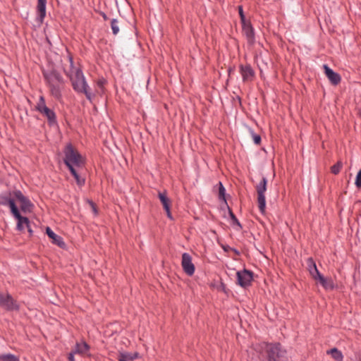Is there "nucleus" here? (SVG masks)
Listing matches in <instances>:
<instances>
[{
	"label": "nucleus",
	"mask_w": 361,
	"mask_h": 361,
	"mask_svg": "<svg viewBox=\"0 0 361 361\" xmlns=\"http://www.w3.org/2000/svg\"><path fill=\"white\" fill-rule=\"evenodd\" d=\"M355 184L357 188H361V170L357 174Z\"/></svg>",
	"instance_id": "c85d7f7f"
},
{
	"label": "nucleus",
	"mask_w": 361,
	"mask_h": 361,
	"mask_svg": "<svg viewBox=\"0 0 361 361\" xmlns=\"http://www.w3.org/2000/svg\"><path fill=\"white\" fill-rule=\"evenodd\" d=\"M36 109L44 117H46L50 124L56 123L55 113L48 108L45 104L44 99L41 96L36 106Z\"/></svg>",
	"instance_id": "423d86ee"
},
{
	"label": "nucleus",
	"mask_w": 361,
	"mask_h": 361,
	"mask_svg": "<svg viewBox=\"0 0 361 361\" xmlns=\"http://www.w3.org/2000/svg\"><path fill=\"white\" fill-rule=\"evenodd\" d=\"M219 198L220 200H223L224 201H226V199H225V194H226V190L223 185V184L219 182Z\"/></svg>",
	"instance_id": "a878e982"
},
{
	"label": "nucleus",
	"mask_w": 361,
	"mask_h": 361,
	"mask_svg": "<svg viewBox=\"0 0 361 361\" xmlns=\"http://www.w3.org/2000/svg\"><path fill=\"white\" fill-rule=\"evenodd\" d=\"M267 180L263 177L261 181L257 185L256 190L257 192V202L259 211L262 213L265 212L266 200L264 193L267 190Z\"/></svg>",
	"instance_id": "39448f33"
},
{
	"label": "nucleus",
	"mask_w": 361,
	"mask_h": 361,
	"mask_svg": "<svg viewBox=\"0 0 361 361\" xmlns=\"http://www.w3.org/2000/svg\"><path fill=\"white\" fill-rule=\"evenodd\" d=\"M238 11H239V15L240 16L241 23H244L245 22H247L246 20H245V17L244 16V13H243V11L242 6H238Z\"/></svg>",
	"instance_id": "7c9ffc66"
},
{
	"label": "nucleus",
	"mask_w": 361,
	"mask_h": 361,
	"mask_svg": "<svg viewBox=\"0 0 361 361\" xmlns=\"http://www.w3.org/2000/svg\"><path fill=\"white\" fill-rule=\"evenodd\" d=\"M328 354H331L332 357L335 360V361H343V356L342 353L339 351L337 348H334L331 350L327 351Z\"/></svg>",
	"instance_id": "b1692460"
},
{
	"label": "nucleus",
	"mask_w": 361,
	"mask_h": 361,
	"mask_svg": "<svg viewBox=\"0 0 361 361\" xmlns=\"http://www.w3.org/2000/svg\"><path fill=\"white\" fill-rule=\"evenodd\" d=\"M240 72L243 78V80L245 82L252 81L253 80L255 72L253 69L249 65H240Z\"/></svg>",
	"instance_id": "f8f14e48"
},
{
	"label": "nucleus",
	"mask_w": 361,
	"mask_h": 361,
	"mask_svg": "<svg viewBox=\"0 0 361 361\" xmlns=\"http://www.w3.org/2000/svg\"><path fill=\"white\" fill-rule=\"evenodd\" d=\"M15 217L18 219L17 227L18 230L22 231L25 227L29 228V221L27 217H23L20 214L18 216Z\"/></svg>",
	"instance_id": "4be33fe9"
},
{
	"label": "nucleus",
	"mask_w": 361,
	"mask_h": 361,
	"mask_svg": "<svg viewBox=\"0 0 361 361\" xmlns=\"http://www.w3.org/2000/svg\"><path fill=\"white\" fill-rule=\"evenodd\" d=\"M232 220H233V223L236 224L238 226H240V223L236 218H235L234 219H232Z\"/></svg>",
	"instance_id": "72a5a7b5"
},
{
	"label": "nucleus",
	"mask_w": 361,
	"mask_h": 361,
	"mask_svg": "<svg viewBox=\"0 0 361 361\" xmlns=\"http://www.w3.org/2000/svg\"><path fill=\"white\" fill-rule=\"evenodd\" d=\"M252 137L253 139L254 142L256 145H259L261 142V137L259 135L255 134L254 133H252Z\"/></svg>",
	"instance_id": "c756f323"
},
{
	"label": "nucleus",
	"mask_w": 361,
	"mask_h": 361,
	"mask_svg": "<svg viewBox=\"0 0 361 361\" xmlns=\"http://www.w3.org/2000/svg\"><path fill=\"white\" fill-rule=\"evenodd\" d=\"M68 360L69 361H75L74 360V356H73V353H71L68 355Z\"/></svg>",
	"instance_id": "473e14b6"
},
{
	"label": "nucleus",
	"mask_w": 361,
	"mask_h": 361,
	"mask_svg": "<svg viewBox=\"0 0 361 361\" xmlns=\"http://www.w3.org/2000/svg\"><path fill=\"white\" fill-rule=\"evenodd\" d=\"M0 361H19L18 358L12 354L0 355Z\"/></svg>",
	"instance_id": "393cba45"
},
{
	"label": "nucleus",
	"mask_w": 361,
	"mask_h": 361,
	"mask_svg": "<svg viewBox=\"0 0 361 361\" xmlns=\"http://www.w3.org/2000/svg\"><path fill=\"white\" fill-rule=\"evenodd\" d=\"M259 348L265 352L268 361H285L286 359V350L279 343H263Z\"/></svg>",
	"instance_id": "f03ea898"
},
{
	"label": "nucleus",
	"mask_w": 361,
	"mask_h": 361,
	"mask_svg": "<svg viewBox=\"0 0 361 361\" xmlns=\"http://www.w3.org/2000/svg\"><path fill=\"white\" fill-rule=\"evenodd\" d=\"M75 71H80V69L74 66L72 58L69 57L68 65L64 67V71L66 74L70 78V79H72L73 77H75Z\"/></svg>",
	"instance_id": "6ab92c4d"
},
{
	"label": "nucleus",
	"mask_w": 361,
	"mask_h": 361,
	"mask_svg": "<svg viewBox=\"0 0 361 361\" xmlns=\"http://www.w3.org/2000/svg\"><path fill=\"white\" fill-rule=\"evenodd\" d=\"M243 32L245 35L249 44H253L255 42L254 30L249 22L242 23Z\"/></svg>",
	"instance_id": "2eb2a0df"
},
{
	"label": "nucleus",
	"mask_w": 361,
	"mask_h": 361,
	"mask_svg": "<svg viewBox=\"0 0 361 361\" xmlns=\"http://www.w3.org/2000/svg\"><path fill=\"white\" fill-rule=\"evenodd\" d=\"M0 204L3 205H8L13 215L14 216H19V211L16 205L15 198L13 194L10 193V197H1Z\"/></svg>",
	"instance_id": "9b49d317"
},
{
	"label": "nucleus",
	"mask_w": 361,
	"mask_h": 361,
	"mask_svg": "<svg viewBox=\"0 0 361 361\" xmlns=\"http://www.w3.org/2000/svg\"><path fill=\"white\" fill-rule=\"evenodd\" d=\"M73 89L80 93L85 94L88 99H91V92L85 77L81 71H75V77L71 79Z\"/></svg>",
	"instance_id": "20e7f679"
},
{
	"label": "nucleus",
	"mask_w": 361,
	"mask_h": 361,
	"mask_svg": "<svg viewBox=\"0 0 361 361\" xmlns=\"http://www.w3.org/2000/svg\"><path fill=\"white\" fill-rule=\"evenodd\" d=\"M46 5L47 0H37V19L40 23H42L46 16Z\"/></svg>",
	"instance_id": "dca6fc26"
},
{
	"label": "nucleus",
	"mask_w": 361,
	"mask_h": 361,
	"mask_svg": "<svg viewBox=\"0 0 361 361\" xmlns=\"http://www.w3.org/2000/svg\"><path fill=\"white\" fill-rule=\"evenodd\" d=\"M89 346L86 343H77L74 350V353H78L80 355H86L88 352Z\"/></svg>",
	"instance_id": "5701e85b"
},
{
	"label": "nucleus",
	"mask_w": 361,
	"mask_h": 361,
	"mask_svg": "<svg viewBox=\"0 0 361 361\" xmlns=\"http://www.w3.org/2000/svg\"><path fill=\"white\" fill-rule=\"evenodd\" d=\"M158 197L161 202L164 210L166 211L169 218L172 219L171 214L170 212L171 201L167 196L166 192H159Z\"/></svg>",
	"instance_id": "ddd939ff"
},
{
	"label": "nucleus",
	"mask_w": 361,
	"mask_h": 361,
	"mask_svg": "<svg viewBox=\"0 0 361 361\" xmlns=\"http://www.w3.org/2000/svg\"><path fill=\"white\" fill-rule=\"evenodd\" d=\"M307 269L312 276V277L317 281V276L320 274L318 271L315 262L313 261L312 258H308L307 260Z\"/></svg>",
	"instance_id": "a211bd4d"
},
{
	"label": "nucleus",
	"mask_w": 361,
	"mask_h": 361,
	"mask_svg": "<svg viewBox=\"0 0 361 361\" xmlns=\"http://www.w3.org/2000/svg\"><path fill=\"white\" fill-rule=\"evenodd\" d=\"M360 116H361V112L360 113Z\"/></svg>",
	"instance_id": "58836bf2"
},
{
	"label": "nucleus",
	"mask_w": 361,
	"mask_h": 361,
	"mask_svg": "<svg viewBox=\"0 0 361 361\" xmlns=\"http://www.w3.org/2000/svg\"><path fill=\"white\" fill-rule=\"evenodd\" d=\"M0 306L8 311H17L18 303L8 294L0 293Z\"/></svg>",
	"instance_id": "0eeeda50"
},
{
	"label": "nucleus",
	"mask_w": 361,
	"mask_h": 361,
	"mask_svg": "<svg viewBox=\"0 0 361 361\" xmlns=\"http://www.w3.org/2000/svg\"><path fill=\"white\" fill-rule=\"evenodd\" d=\"M27 228V231L30 233H32V230L30 228V227L29 226V228Z\"/></svg>",
	"instance_id": "e433bc0d"
},
{
	"label": "nucleus",
	"mask_w": 361,
	"mask_h": 361,
	"mask_svg": "<svg viewBox=\"0 0 361 361\" xmlns=\"http://www.w3.org/2000/svg\"><path fill=\"white\" fill-rule=\"evenodd\" d=\"M111 27L112 32L114 35H116L118 33L119 27H118V23L117 20L113 19L111 21Z\"/></svg>",
	"instance_id": "bb28decb"
},
{
	"label": "nucleus",
	"mask_w": 361,
	"mask_h": 361,
	"mask_svg": "<svg viewBox=\"0 0 361 361\" xmlns=\"http://www.w3.org/2000/svg\"><path fill=\"white\" fill-rule=\"evenodd\" d=\"M317 281H319L320 284L326 290H331L334 288V282L331 278H325L321 274L317 276Z\"/></svg>",
	"instance_id": "aec40b11"
},
{
	"label": "nucleus",
	"mask_w": 361,
	"mask_h": 361,
	"mask_svg": "<svg viewBox=\"0 0 361 361\" xmlns=\"http://www.w3.org/2000/svg\"><path fill=\"white\" fill-rule=\"evenodd\" d=\"M46 233L49 238L51 239L53 243L57 245L60 247H63L65 246V243L62 238L56 235L49 227L46 228Z\"/></svg>",
	"instance_id": "f3484780"
},
{
	"label": "nucleus",
	"mask_w": 361,
	"mask_h": 361,
	"mask_svg": "<svg viewBox=\"0 0 361 361\" xmlns=\"http://www.w3.org/2000/svg\"><path fill=\"white\" fill-rule=\"evenodd\" d=\"M64 162L68 167L75 181L79 186L85 184V178H82L78 173V169L82 168L84 164L82 157L79 154L71 145H68L64 150Z\"/></svg>",
	"instance_id": "f257e3e1"
},
{
	"label": "nucleus",
	"mask_w": 361,
	"mask_h": 361,
	"mask_svg": "<svg viewBox=\"0 0 361 361\" xmlns=\"http://www.w3.org/2000/svg\"><path fill=\"white\" fill-rule=\"evenodd\" d=\"M92 209V212L94 213V214H97V208H96V205L94 204V203L92 202V201H88Z\"/></svg>",
	"instance_id": "2f4dec72"
},
{
	"label": "nucleus",
	"mask_w": 361,
	"mask_h": 361,
	"mask_svg": "<svg viewBox=\"0 0 361 361\" xmlns=\"http://www.w3.org/2000/svg\"><path fill=\"white\" fill-rule=\"evenodd\" d=\"M15 198V202L17 201L20 204V207L22 211L30 212L32 208V203L27 200L20 191L16 190L13 192Z\"/></svg>",
	"instance_id": "6e6552de"
},
{
	"label": "nucleus",
	"mask_w": 361,
	"mask_h": 361,
	"mask_svg": "<svg viewBox=\"0 0 361 361\" xmlns=\"http://www.w3.org/2000/svg\"><path fill=\"white\" fill-rule=\"evenodd\" d=\"M181 266L187 275H193L195 268L192 262V257L188 253L185 252L182 255Z\"/></svg>",
	"instance_id": "1a4fd4ad"
},
{
	"label": "nucleus",
	"mask_w": 361,
	"mask_h": 361,
	"mask_svg": "<svg viewBox=\"0 0 361 361\" xmlns=\"http://www.w3.org/2000/svg\"><path fill=\"white\" fill-rule=\"evenodd\" d=\"M232 220H233V223L236 224L238 226H240V223L236 218H235L234 219H232Z\"/></svg>",
	"instance_id": "f704fd0d"
},
{
	"label": "nucleus",
	"mask_w": 361,
	"mask_h": 361,
	"mask_svg": "<svg viewBox=\"0 0 361 361\" xmlns=\"http://www.w3.org/2000/svg\"><path fill=\"white\" fill-rule=\"evenodd\" d=\"M358 361H361V358H360Z\"/></svg>",
	"instance_id": "4c0bfd02"
},
{
	"label": "nucleus",
	"mask_w": 361,
	"mask_h": 361,
	"mask_svg": "<svg viewBox=\"0 0 361 361\" xmlns=\"http://www.w3.org/2000/svg\"><path fill=\"white\" fill-rule=\"evenodd\" d=\"M230 214H231V219H234L235 218H236L235 216L232 212H231Z\"/></svg>",
	"instance_id": "c9c22d12"
},
{
	"label": "nucleus",
	"mask_w": 361,
	"mask_h": 361,
	"mask_svg": "<svg viewBox=\"0 0 361 361\" xmlns=\"http://www.w3.org/2000/svg\"><path fill=\"white\" fill-rule=\"evenodd\" d=\"M325 75L333 85H338L341 81L340 75L331 69L327 65L323 66Z\"/></svg>",
	"instance_id": "4468645a"
},
{
	"label": "nucleus",
	"mask_w": 361,
	"mask_h": 361,
	"mask_svg": "<svg viewBox=\"0 0 361 361\" xmlns=\"http://www.w3.org/2000/svg\"><path fill=\"white\" fill-rule=\"evenodd\" d=\"M341 167H342V163L341 161H338V162H337V164H336L335 165L331 166V171L334 174H337L339 173Z\"/></svg>",
	"instance_id": "cd10ccee"
},
{
	"label": "nucleus",
	"mask_w": 361,
	"mask_h": 361,
	"mask_svg": "<svg viewBox=\"0 0 361 361\" xmlns=\"http://www.w3.org/2000/svg\"><path fill=\"white\" fill-rule=\"evenodd\" d=\"M45 79L49 84L51 94L56 98L61 97V90L63 86V78L56 71L44 74Z\"/></svg>",
	"instance_id": "7ed1b4c3"
},
{
	"label": "nucleus",
	"mask_w": 361,
	"mask_h": 361,
	"mask_svg": "<svg viewBox=\"0 0 361 361\" xmlns=\"http://www.w3.org/2000/svg\"><path fill=\"white\" fill-rule=\"evenodd\" d=\"M237 275V283L242 287H246L249 286L252 280V272L244 269L236 273Z\"/></svg>",
	"instance_id": "9d476101"
},
{
	"label": "nucleus",
	"mask_w": 361,
	"mask_h": 361,
	"mask_svg": "<svg viewBox=\"0 0 361 361\" xmlns=\"http://www.w3.org/2000/svg\"><path fill=\"white\" fill-rule=\"evenodd\" d=\"M137 357V353H119L118 360V361H133Z\"/></svg>",
	"instance_id": "412c9836"
}]
</instances>
